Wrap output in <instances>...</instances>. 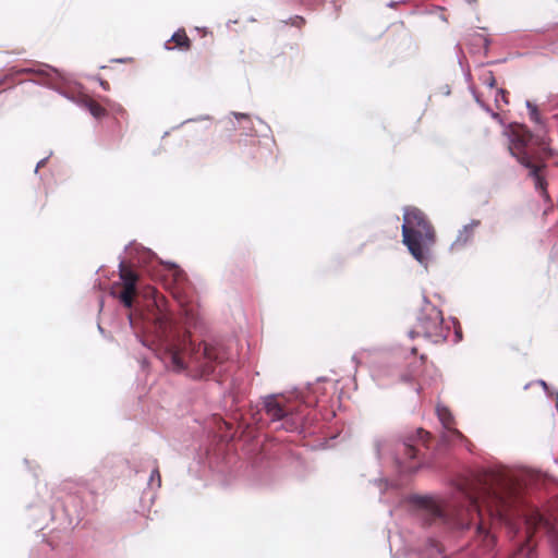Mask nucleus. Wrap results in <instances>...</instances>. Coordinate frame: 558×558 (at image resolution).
Here are the masks:
<instances>
[{"label":"nucleus","instance_id":"22","mask_svg":"<svg viewBox=\"0 0 558 558\" xmlns=\"http://www.w3.org/2000/svg\"><path fill=\"white\" fill-rule=\"evenodd\" d=\"M234 116L236 119H246V120L250 119V117L245 113H234Z\"/></svg>","mask_w":558,"mask_h":558},{"label":"nucleus","instance_id":"7","mask_svg":"<svg viewBox=\"0 0 558 558\" xmlns=\"http://www.w3.org/2000/svg\"><path fill=\"white\" fill-rule=\"evenodd\" d=\"M264 410L271 421H280L288 416L299 415L302 413V403L291 400L283 395H271L264 398Z\"/></svg>","mask_w":558,"mask_h":558},{"label":"nucleus","instance_id":"2","mask_svg":"<svg viewBox=\"0 0 558 558\" xmlns=\"http://www.w3.org/2000/svg\"><path fill=\"white\" fill-rule=\"evenodd\" d=\"M458 487L464 498V505L450 518L430 497H415L413 502L427 524L441 522L460 530L475 525L477 536L483 537L489 546L494 543V538L489 535L482 507L486 509L490 519L504 520L507 511L517 500L515 485L499 474L482 471L461 480Z\"/></svg>","mask_w":558,"mask_h":558},{"label":"nucleus","instance_id":"18","mask_svg":"<svg viewBox=\"0 0 558 558\" xmlns=\"http://www.w3.org/2000/svg\"><path fill=\"white\" fill-rule=\"evenodd\" d=\"M9 84L8 87H12L14 85V74H8L2 80H0V86ZM2 89H0V93Z\"/></svg>","mask_w":558,"mask_h":558},{"label":"nucleus","instance_id":"11","mask_svg":"<svg viewBox=\"0 0 558 558\" xmlns=\"http://www.w3.org/2000/svg\"><path fill=\"white\" fill-rule=\"evenodd\" d=\"M437 415L446 429H448L452 435L457 437H463L458 429L453 428L454 418L448 408L438 405Z\"/></svg>","mask_w":558,"mask_h":558},{"label":"nucleus","instance_id":"3","mask_svg":"<svg viewBox=\"0 0 558 558\" xmlns=\"http://www.w3.org/2000/svg\"><path fill=\"white\" fill-rule=\"evenodd\" d=\"M509 151L521 166L529 170V177L533 179L535 190L545 201H549L547 181L543 173L546 168V158L551 156L547 137L532 133L525 125H519L512 131Z\"/></svg>","mask_w":558,"mask_h":558},{"label":"nucleus","instance_id":"12","mask_svg":"<svg viewBox=\"0 0 558 558\" xmlns=\"http://www.w3.org/2000/svg\"><path fill=\"white\" fill-rule=\"evenodd\" d=\"M82 104L90 112V114L97 119L107 116V110L92 97H85L82 100Z\"/></svg>","mask_w":558,"mask_h":558},{"label":"nucleus","instance_id":"6","mask_svg":"<svg viewBox=\"0 0 558 558\" xmlns=\"http://www.w3.org/2000/svg\"><path fill=\"white\" fill-rule=\"evenodd\" d=\"M120 282H116L112 287V294L128 308H131L134 298L137 294L136 284L138 282L137 272L124 262L119 265Z\"/></svg>","mask_w":558,"mask_h":558},{"label":"nucleus","instance_id":"17","mask_svg":"<svg viewBox=\"0 0 558 558\" xmlns=\"http://www.w3.org/2000/svg\"><path fill=\"white\" fill-rule=\"evenodd\" d=\"M500 101L507 105L508 101V93L505 89H498L496 95V104L497 107L500 108Z\"/></svg>","mask_w":558,"mask_h":558},{"label":"nucleus","instance_id":"8","mask_svg":"<svg viewBox=\"0 0 558 558\" xmlns=\"http://www.w3.org/2000/svg\"><path fill=\"white\" fill-rule=\"evenodd\" d=\"M418 449L411 441L402 442L397 450V463L404 473L416 471L422 461L417 456Z\"/></svg>","mask_w":558,"mask_h":558},{"label":"nucleus","instance_id":"1","mask_svg":"<svg viewBox=\"0 0 558 558\" xmlns=\"http://www.w3.org/2000/svg\"><path fill=\"white\" fill-rule=\"evenodd\" d=\"M167 277L171 279L168 288L182 307L185 330H181L163 308L166 299L162 295L154 296L153 308L145 315V319L153 323L165 360L173 371H186L193 378L208 377L216 367L229 360L230 354L223 345H195L191 341L187 328L195 327L198 319V311L191 301L192 284L186 274L174 265L168 269Z\"/></svg>","mask_w":558,"mask_h":558},{"label":"nucleus","instance_id":"4","mask_svg":"<svg viewBox=\"0 0 558 558\" xmlns=\"http://www.w3.org/2000/svg\"><path fill=\"white\" fill-rule=\"evenodd\" d=\"M402 243L420 264L426 265L430 259L436 232L426 215L416 207L404 208Z\"/></svg>","mask_w":558,"mask_h":558},{"label":"nucleus","instance_id":"5","mask_svg":"<svg viewBox=\"0 0 558 558\" xmlns=\"http://www.w3.org/2000/svg\"><path fill=\"white\" fill-rule=\"evenodd\" d=\"M442 313L437 307L428 304L417 317L415 327L410 331V337H426L438 341L446 337L442 326Z\"/></svg>","mask_w":558,"mask_h":558},{"label":"nucleus","instance_id":"13","mask_svg":"<svg viewBox=\"0 0 558 558\" xmlns=\"http://www.w3.org/2000/svg\"><path fill=\"white\" fill-rule=\"evenodd\" d=\"M525 523H526V527H527V534H529V537H531V536H532V534H533V532H534L537 527H539V526H542V525L546 524L547 522H546V520L543 518V515H542L539 512L534 511V512H532V513L526 518Z\"/></svg>","mask_w":558,"mask_h":558},{"label":"nucleus","instance_id":"19","mask_svg":"<svg viewBox=\"0 0 558 558\" xmlns=\"http://www.w3.org/2000/svg\"><path fill=\"white\" fill-rule=\"evenodd\" d=\"M417 436H418V438H420L423 442H425V441H426V439H425V438H428V437H429V434H428L427 432H425L424 429H418V430H417Z\"/></svg>","mask_w":558,"mask_h":558},{"label":"nucleus","instance_id":"16","mask_svg":"<svg viewBox=\"0 0 558 558\" xmlns=\"http://www.w3.org/2000/svg\"><path fill=\"white\" fill-rule=\"evenodd\" d=\"M286 23L293 27L302 28L306 24V21L303 16L295 15L290 17Z\"/></svg>","mask_w":558,"mask_h":558},{"label":"nucleus","instance_id":"15","mask_svg":"<svg viewBox=\"0 0 558 558\" xmlns=\"http://www.w3.org/2000/svg\"><path fill=\"white\" fill-rule=\"evenodd\" d=\"M148 485L149 486L155 485L157 488H159L161 486V475H160L158 466H155L154 470L151 471Z\"/></svg>","mask_w":558,"mask_h":558},{"label":"nucleus","instance_id":"10","mask_svg":"<svg viewBox=\"0 0 558 558\" xmlns=\"http://www.w3.org/2000/svg\"><path fill=\"white\" fill-rule=\"evenodd\" d=\"M480 225V220H472L469 225L464 226L453 241L451 248L459 250L468 244L473 239L474 231Z\"/></svg>","mask_w":558,"mask_h":558},{"label":"nucleus","instance_id":"9","mask_svg":"<svg viewBox=\"0 0 558 558\" xmlns=\"http://www.w3.org/2000/svg\"><path fill=\"white\" fill-rule=\"evenodd\" d=\"M191 47H192V41L189 38V36L186 35L185 29H183V28L178 29L171 36V38L166 43V49H168V50L177 48L182 51H187L191 49Z\"/></svg>","mask_w":558,"mask_h":558},{"label":"nucleus","instance_id":"20","mask_svg":"<svg viewBox=\"0 0 558 558\" xmlns=\"http://www.w3.org/2000/svg\"><path fill=\"white\" fill-rule=\"evenodd\" d=\"M495 84H496V80L493 76V74L490 73L489 78H488V85L490 88H493L495 86Z\"/></svg>","mask_w":558,"mask_h":558},{"label":"nucleus","instance_id":"24","mask_svg":"<svg viewBox=\"0 0 558 558\" xmlns=\"http://www.w3.org/2000/svg\"><path fill=\"white\" fill-rule=\"evenodd\" d=\"M493 117L497 119L499 117V114L498 113H493Z\"/></svg>","mask_w":558,"mask_h":558},{"label":"nucleus","instance_id":"14","mask_svg":"<svg viewBox=\"0 0 558 558\" xmlns=\"http://www.w3.org/2000/svg\"><path fill=\"white\" fill-rule=\"evenodd\" d=\"M526 107L529 109L530 119L533 122H535L537 124H541L542 120H541V114H539V111H538L537 107L535 105H533L532 102H530V101L526 102Z\"/></svg>","mask_w":558,"mask_h":558},{"label":"nucleus","instance_id":"23","mask_svg":"<svg viewBox=\"0 0 558 558\" xmlns=\"http://www.w3.org/2000/svg\"><path fill=\"white\" fill-rule=\"evenodd\" d=\"M31 72H33V70H31V69H22V70L16 71L15 74L31 73Z\"/></svg>","mask_w":558,"mask_h":558},{"label":"nucleus","instance_id":"21","mask_svg":"<svg viewBox=\"0 0 558 558\" xmlns=\"http://www.w3.org/2000/svg\"><path fill=\"white\" fill-rule=\"evenodd\" d=\"M100 86L105 89V90H109L110 88V85L107 81L105 80H100Z\"/></svg>","mask_w":558,"mask_h":558}]
</instances>
